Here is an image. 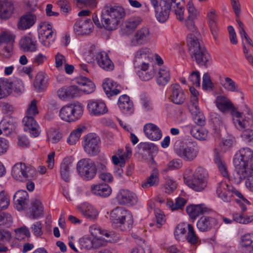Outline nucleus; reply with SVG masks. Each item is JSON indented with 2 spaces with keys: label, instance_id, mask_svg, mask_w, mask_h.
I'll return each instance as SVG.
<instances>
[{
  "label": "nucleus",
  "instance_id": "4",
  "mask_svg": "<svg viewBox=\"0 0 253 253\" xmlns=\"http://www.w3.org/2000/svg\"><path fill=\"white\" fill-rule=\"evenodd\" d=\"M112 224L122 230L129 229L132 227L133 219L130 211L123 207H117L110 213Z\"/></svg>",
  "mask_w": 253,
  "mask_h": 253
},
{
  "label": "nucleus",
  "instance_id": "56",
  "mask_svg": "<svg viewBox=\"0 0 253 253\" xmlns=\"http://www.w3.org/2000/svg\"><path fill=\"white\" fill-rule=\"evenodd\" d=\"M141 22V20L138 17L128 19L125 23V30L126 33H131L140 24Z\"/></svg>",
  "mask_w": 253,
  "mask_h": 253
},
{
  "label": "nucleus",
  "instance_id": "49",
  "mask_svg": "<svg viewBox=\"0 0 253 253\" xmlns=\"http://www.w3.org/2000/svg\"><path fill=\"white\" fill-rule=\"evenodd\" d=\"M188 233L185 236V239L191 245H196L200 242V239L196 234L192 225L187 224Z\"/></svg>",
  "mask_w": 253,
  "mask_h": 253
},
{
  "label": "nucleus",
  "instance_id": "59",
  "mask_svg": "<svg viewBox=\"0 0 253 253\" xmlns=\"http://www.w3.org/2000/svg\"><path fill=\"white\" fill-rule=\"evenodd\" d=\"M182 166V162L179 159H174L170 161L167 166V168L162 170V173L165 174L168 170H174L181 168Z\"/></svg>",
  "mask_w": 253,
  "mask_h": 253
},
{
  "label": "nucleus",
  "instance_id": "21",
  "mask_svg": "<svg viewBox=\"0 0 253 253\" xmlns=\"http://www.w3.org/2000/svg\"><path fill=\"white\" fill-rule=\"evenodd\" d=\"M211 209L204 204L192 205L186 207V211L192 219H195L201 214L209 213Z\"/></svg>",
  "mask_w": 253,
  "mask_h": 253
},
{
  "label": "nucleus",
  "instance_id": "24",
  "mask_svg": "<svg viewBox=\"0 0 253 253\" xmlns=\"http://www.w3.org/2000/svg\"><path fill=\"white\" fill-rule=\"evenodd\" d=\"M171 94L170 96L171 101L176 104H183L186 97V95L178 84L171 85Z\"/></svg>",
  "mask_w": 253,
  "mask_h": 253
},
{
  "label": "nucleus",
  "instance_id": "35",
  "mask_svg": "<svg viewBox=\"0 0 253 253\" xmlns=\"http://www.w3.org/2000/svg\"><path fill=\"white\" fill-rule=\"evenodd\" d=\"M103 87L108 96L116 95L120 93L117 83L110 79L105 80V82L103 84Z\"/></svg>",
  "mask_w": 253,
  "mask_h": 253
},
{
  "label": "nucleus",
  "instance_id": "60",
  "mask_svg": "<svg viewBox=\"0 0 253 253\" xmlns=\"http://www.w3.org/2000/svg\"><path fill=\"white\" fill-rule=\"evenodd\" d=\"M14 41V36L8 32L3 31L0 33V45L13 44Z\"/></svg>",
  "mask_w": 253,
  "mask_h": 253
},
{
  "label": "nucleus",
  "instance_id": "2",
  "mask_svg": "<svg viewBox=\"0 0 253 253\" xmlns=\"http://www.w3.org/2000/svg\"><path fill=\"white\" fill-rule=\"evenodd\" d=\"M187 42L190 56L200 66L207 67L211 64V55L206 48L201 44L197 38L193 34H189Z\"/></svg>",
  "mask_w": 253,
  "mask_h": 253
},
{
  "label": "nucleus",
  "instance_id": "57",
  "mask_svg": "<svg viewBox=\"0 0 253 253\" xmlns=\"http://www.w3.org/2000/svg\"><path fill=\"white\" fill-rule=\"evenodd\" d=\"M187 224L185 223L179 224L175 229L174 236L175 239L178 241H184L185 240V234L187 231Z\"/></svg>",
  "mask_w": 253,
  "mask_h": 253
},
{
  "label": "nucleus",
  "instance_id": "62",
  "mask_svg": "<svg viewBox=\"0 0 253 253\" xmlns=\"http://www.w3.org/2000/svg\"><path fill=\"white\" fill-rule=\"evenodd\" d=\"M90 231L93 238H98L101 241L102 236H105L106 237H109L110 234L106 232L105 231L102 230L99 227L93 225L90 227Z\"/></svg>",
  "mask_w": 253,
  "mask_h": 253
},
{
  "label": "nucleus",
  "instance_id": "41",
  "mask_svg": "<svg viewBox=\"0 0 253 253\" xmlns=\"http://www.w3.org/2000/svg\"><path fill=\"white\" fill-rule=\"evenodd\" d=\"M48 84L47 77L42 72H39L35 77L34 85L36 89L40 92L45 89Z\"/></svg>",
  "mask_w": 253,
  "mask_h": 253
},
{
  "label": "nucleus",
  "instance_id": "13",
  "mask_svg": "<svg viewBox=\"0 0 253 253\" xmlns=\"http://www.w3.org/2000/svg\"><path fill=\"white\" fill-rule=\"evenodd\" d=\"M151 32L147 27H143L138 29L130 40V45L139 46L146 44L150 40Z\"/></svg>",
  "mask_w": 253,
  "mask_h": 253
},
{
  "label": "nucleus",
  "instance_id": "42",
  "mask_svg": "<svg viewBox=\"0 0 253 253\" xmlns=\"http://www.w3.org/2000/svg\"><path fill=\"white\" fill-rule=\"evenodd\" d=\"M77 82L79 84L83 86L81 88V91L86 94L91 93L95 90V86L94 83L86 77H80L78 78Z\"/></svg>",
  "mask_w": 253,
  "mask_h": 253
},
{
  "label": "nucleus",
  "instance_id": "36",
  "mask_svg": "<svg viewBox=\"0 0 253 253\" xmlns=\"http://www.w3.org/2000/svg\"><path fill=\"white\" fill-rule=\"evenodd\" d=\"M43 211V207L41 202L39 200L35 199L31 202L29 217L31 219H36L42 214Z\"/></svg>",
  "mask_w": 253,
  "mask_h": 253
},
{
  "label": "nucleus",
  "instance_id": "44",
  "mask_svg": "<svg viewBox=\"0 0 253 253\" xmlns=\"http://www.w3.org/2000/svg\"><path fill=\"white\" fill-rule=\"evenodd\" d=\"M240 246L245 253H249L253 248V234H246L241 238Z\"/></svg>",
  "mask_w": 253,
  "mask_h": 253
},
{
  "label": "nucleus",
  "instance_id": "40",
  "mask_svg": "<svg viewBox=\"0 0 253 253\" xmlns=\"http://www.w3.org/2000/svg\"><path fill=\"white\" fill-rule=\"evenodd\" d=\"M91 192L97 196L106 197L111 193V189L107 184H97L91 186Z\"/></svg>",
  "mask_w": 253,
  "mask_h": 253
},
{
  "label": "nucleus",
  "instance_id": "64",
  "mask_svg": "<svg viewBox=\"0 0 253 253\" xmlns=\"http://www.w3.org/2000/svg\"><path fill=\"white\" fill-rule=\"evenodd\" d=\"M37 101L33 99L29 105L26 111V116L35 117L39 113L37 107Z\"/></svg>",
  "mask_w": 253,
  "mask_h": 253
},
{
  "label": "nucleus",
  "instance_id": "46",
  "mask_svg": "<svg viewBox=\"0 0 253 253\" xmlns=\"http://www.w3.org/2000/svg\"><path fill=\"white\" fill-rule=\"evenodd\" d=\"M209 20V25L211 29V34L215 40L217 38L218 27L216 24L217 16L214 10H212L207 15Z\"/></svg>",
  "mask_w": 253,
  "mask_h": 253
},
{
  "label": "nucleus",
  "instance_id": "12",
  "mask_svg": "<svg viewBox=\"0 0 253 253\" xmlns=\"http://www.w3.org/2000/svg\"><path fill=\"white\" fill-rule=\"evenodd\" d=\"M151 4L155 11V16L160 23H165L169 18L170 11L171 9L170 4H164L158 0H150Z\"/></svg>",
  "mask_w": 253,
  "mask_h": 253
},
{
  "label": "nucleus",
  "instance_id": "18",
  "mask_svg": "<svg viewBox=\"0 0 253 253\" xmlns=\"http://www.w3.org/2000/svg\"><path fill=\"white\" fill-rule=\"evenodd\" d=\"M13 202L16 209L18 211L26 209L29 203V195L25 190L17 191L13 196Z\"/></svg>",
  "mask_w": 253,
  "mask_h": 253
},
{
  "label": "nucleus",
  "instance_id": "1",
  "mask_svg": "<svg viewBox=\"0 0 253 253\" xmlns=\"http://www.w3.org/2000/svg\"><path fill=\"white\" fill-rule=\"evenodd\" d=\"M253 151L249 147H243L236 152L233 162L235 167L233 174L235 182L239 184L251 174L253 169Z\"/></svg>",
  "mask_w": 253,
  "mask_h": 253
},
{
  "label": "nucleus",
  "instance_id": "30",
  "mask_svg": "<svg viewBox=\"0 0 253 253\" xmlns=\"http://www.w3.org/2000/svg\"><path fill=\"white\" fill-rule=\"evenodd\" d=\"M104 9L108 10V13L114 17L113 23H115L116 21L120 22V20L126 15L125 9L120 5L105 6Z\"/></svg>",
  "mask_w": 253,
  "mask_h": 253
},
{
  "label": "nucleus",
  "instance_id": "53",
  "mask_svg": "<svg viewBox=\"0 0 253 253\" xmlns=\"http://www.w3.org/2000/svg\"><path fill=\"white\" fill-rule=\"evenodd\" d=\"M17 124L15 122L12 121H2L0 124V127L1 128L3 133L6 135H9L12 132L15 130Z\"/></svg>",
  "mask_w": 253,
  "mask_h": 253
},
{
  "label": "nucleus",
  "instance_id": "52",
  "mask_svg": "<svg viewBox=\"0 0 253 253\" xmlns=\"http://www.w3.org/2000/svg\"><path fill=\"white\" fill-rule=\"evenodd\" d=\"M59 116L62 120L68 122L76 121L74 115L71 113L69 103L61 108L59 112Z\"/></svg>",
  "mask_w": 253,
  "mask_h": 253
},
{
  "label": "nucleus",
  "instance_id": "16",
  "mask_svg": "<svg viewBox=\"0 0 253 253\" xmlns=\"http://www.w3.org/2000/svg\"><path fill=\"white\" fill-rule=\"evenodd\" d=\"M39 38L42 44L49 47L54 40L55 34L52 30L50 24H46L41 27L39 30Z\"/></svg>",
  "mask_w": 253,
  "mask_h": 253
},
{
  "label": "nucleus",
  "instance_id": "26",
  "mask_svg": "<svg viewBox=\"0 0 253 253\" xmlns=\"http://www.w3.org/2000/svg\"><path fill=\"white\" fill-rule=\"evenodd\" d=\"M151 54L150 49L147 47H143L138 49L135 53L134 58V67H138L142 64V63H147L146 61L149 60Z\"/></svg>",
  "mask_w": 253,
  "mask_h": 253
},
{
  "label": "nucleus",
  "instance_id": "63",
  "mask_svg": "<svg viewBox=\"0 0 253 253\" xmlns=\"http://www.w3.org/2000/svg\"><path fill=\"white\" fill-rule=\"evenodd\" d=\"M15 238L18 240L24 239L25 237H30V232L29 229L26 226L15 229Z\"/></svg>",
  "mask_w": 253,
  "mask_h": 253
},
{
  "label": "nucleus",
  "instance_id": "61",
  "mask_svg": "<svg viewBox=\"0 0 253 253\" xmlns=\"http://www.w3.org/2000/svg\"><path fill=\"white\" fill-rule=\"evenodd\" d=\"M12 223V218L7 212H0V227H8Z\"/></svg>",
  "mask_w": 253,
  "mask_h": 253
},
{
  "label": "nucleus",
  "instance_id": "58",
  "mask_svg": "<svg viewBox=\"0 0 253 253\" xmlns=\"http://www.w3.org/2000/svg\"><path fill=\"white\" fill-rule=\"evenodd\" d=\"M236 21L239 26V33L242 39H244L246 43L253 47V42L251 39L249 37L244 29V25L243 23L239 18H237Z\"/></svg>",
  "mask_w": 253,
  "mask_h": 253
},
{
  "label": "nucleus",
  "instance_id": "43",
  "mask_svg": "<svg viewBox=\"0 0 253 253\" xmlns=\"http://www.w3.org/2000/svg\"><path fill=\"white\" fill-rule=\"evenodd\" d=\"M215 103L218 109L223 112L232 110L233 108V105L230 100L224 96H217Z\"/></svg>",
  "mask_w": 253,
  "mask_h": 253
},
{
  "label": "nucleus",
  "instance_id": "15",
  "mask_svg": "<svg viewBox=\"0 0 253 253\" xmlns=\"http://www.w3.org/2000/svg\"><path fill=\"white\" fill-rule=\"evenodd\" d=\"M87 108L89 114L94 116L103 115L108 112L106 104L100 100L91 99L88 100Z\"/></svg>",
  "mask_w": 253,
  "mask_h": 253
},
{
  "label": "nucleus",
  "instance_id": "32",
  "mask_svg": "<svg viewBox=\"0 0 253 253\" xmlns=\"http://www.w3.org/2000/svg\"><path fill=\"white\" fill-rule=\"evenodd\" d=\"M82 246L87 250L96 249L103 245L102 241L92 237H84L80 240Z\"/></svg>",
  "mask_w": 253,
  "mask_h": 253
},
{
  "label": "nucleus",
  "instance_id": "27",
  "mask_svg": "<svg viewBox=\"0 0 253 253\" xmlns=\"http://www.w3.org/2000/svg\"><path fill=\"white\" fill-rule=\"evenodd\" d=\"M118 104L123 113L126 115L133 113L134 111L133 102L130 100L129 97L127 95L124 94L120 96Z\"/></svg>",
  "mask_w": 253,
  "mask_h": 253
},
{
  "label": "nucleus",
  "instance_id": "33",
  "mask_svg": "<svg viewBox=\"0 0 253 253\" xmlns=\"http://www.w3.org/2000/svg\"><path fill=\"white\" fill-rule=\"evenodd\" d=\"M13 84L9 79L0 78V99L8 96L12 92Z\"/></svg>",
  "mask_w": 253,
  "mask_h": 253
},
{
  "label": "nucleus",
  "instance_id": "11",
  "mask_svg": "<svg viewBox=\"0 0 253 253\" xmlns=\"http://www.w3.org/2000/svg\"><path fill=\"white\" fill-rule=\"evenodd\" d=\"M100 143L99 137L95 133H90L84 137L83 146L85 152L89 156H95L100 152Z\"/></svg>",
  "mask_w": 253,
  "mask_h": 253
},
{
  "label": "nucleus",
  "instance_id": "54",
  "mask_svg": "<svg viewBox=\"0 0 253 253\" xmlns=\"http://www.w3.org/2000/svg\"><path fill=\"white\" fill-rule=\"evenodd\" d=\"M241 211L242 210L241 209ZM245 211H242L241 213L235 212L233 213V220L236 222L241 224H248L253 220V215H245L243 212Z\"/></svg>",
  "mask_w": 253,
  "mask_h": 253
},
{
  "label": "nucleus",
  "instance_id": "9",
  "mask_svg": "<svg viewBox=\"0 0 253 253\" xmlns=\"http://www.w3.org/2000/svg\"><path fill=\"white\" fill-rule=\"evenodd\" d=\"M243 114L244 117L242 113L236 110L232 111L234 124L238 129L242 130L250 128L253 125V115L250 109L246 107Z\"/></svg>",
  "mask_w": 253,
  "mask_h": 253
},
{
  "label": "nucleus",
  "instance_id": "39",
  "mask_svg": "<svg viewBox=\"0 0 253 253\" xmlns=\"http://www.w3.org/2000/svg\"><path fill=\"white\" fill-rule=\"evenodd\" d=\"M157 84L160 86L166 85L170 79L169 70L167 68H160L156 75Z\"/></svg>",
  "mask_w": 253,
  "mask_h": 253
},
{
  "label": "nucleus",
  "instance_id": "28",
  "mask_svg": "<svg viewBox=\"0 0 253 253\" xmlns=\"http://www.w3.org/2000/svg\"><path fill=\"white\" fill-rule=\"evenodd\" d=\"M14 6L10 0H0V17L3 19H9L14 12Z\"/></svg>",
  "mask_w": 253,
  "mask_h": 253
},
{
  "label": "nucleus",
  "instance_id": "29",
  "mask_svg": "<svg viewBox=\"0 0 253 253\" xmlns=\"http://www.w3.org/2000/svg\"><path fill=\"white\" fill-rule=\"evenodd\" d=\"M108 12V10L103 9L101 15V24L102 26L107 30L113 31L117 28L119 22L116 21L115 23H113L114 17L110 15Z\"/></svg>",
  "mask_w": 253,
  "mask_h": 253
},
{
  "label": "nucleus",
  "instance_id": "25",
  "mask_svg": "<svg viewBox=\"0 0 253 253\" xmlns=\"http://www.w3.org/2000/svg\"><path fill=\"white\" fill-rule=\"evenodd\" d=\"M24 130L29 131L32 136L37 137L40 134L39 126L34 117L25 116L23 119Z\"/></svg>",
  "mask_w": 253,
  "mask_h": 253
},
{
  "label": "nucleus",
  "instance_id": "37",
  "mask_svg": "<svg viewBox=\"0 0 253 253\" xmlns=\"http://www.w3.org/2000/svg\"><path fill=\"white\" fill-rule=\"evenodd\" d=\"M72 162L69 158H65L60 165V172L61 177L64 181L70 180Z\"/></svg>",
  "mask_w": 253,
  "mask_h": 253
},
{
  "label": "nucleus",
  "instance_id": "38",
  "mask_svg": "<svg viewBox=\"0 0 253 253\" xmlns=\"http://www.w3.org/2000/svg\"><path fill=\"white\" fill-rule=\"evenodd\" d=\"M159 183V172L157 169L152 170L150 176L146 180L142 182L141 186L143 188L146 189L152 186H156Z\"/></svg>",
  "mask_w": 253,
  "mask_h": 253
},
{
  "label": "nucleus",
  "instance_id": "23",
  "mask_svg": "<svg viewBox=\"0 0 253 253\" xmlns=\"http://www.w3.org/2000/svg\"><path fill=\"white\" fill-rule=\"evenodd\" d=\"M136 74L140 80L143 81H148L154 76L155 71L154 69H149L148 63H142L141 65L134 67Z\"/></svg>",
  "mask_w": 253,
  "mask_h": 253
},
{
  "label": "nucleus",
  "instance_id": "31",
  "mask_svg": "<svg viewBox=\"0 0 253 253\" xmlns=\"http://www.w3.org/2000/svg\"><path fill=\"white\" fill-rule=\"evenodd\" d=\"M77 209L85 217L88 219H94L98 215L97 210L87 203H84L78 206Z\"/></svg>",
  "mask_w": 253,
  "mask_h": 253
},
{
  "label": "nucleus",
  "instance_id": "19",
  "mask_svg": "<svg viewBox=\"0 0 253 253\" xmlns=\"http://www.w3.org/2000/svg\"><path fill=\"white\" fill-rule=\"evenodd\" d=\"M94 56L97 64L101 68L106 71H111L114 69V65L106 52H98Z\"/></svg>",
  "mask_w": 253,
  "mask_h": 253
},
{
  "label": "nucleus",
  "instance_id": "3",
  "mask_svg": "<svg viewBox=\"0 0 253 253\" xmlns=\"http://www.w3.org/2000/svg\"><path fill=\"white\" fill-rule=\"evenodd\" d=\"M216 194L219 198L227 203L231 201L234 195L237 196L238 199L236 200V202L239 204L243 211L247 210V205H250V202L239 191L225 182H221L218 184Z\"/></svg>",
  "mask_w": 253,
  "mask_h": 253
},
{
  "label": "nucleus",
  "instance_id": "51",
  "mask_svg": "<svg viewBox=\"0 0 253 253\" xmlns=\"http://www.w3.org/2000/svg\"><path fill=\"white\" fill-rule=\"evenodd\" d=\"M171 7V10L174 12L177 19L181 21L184 19V8L182 4L181 3L179 0H176L170 4Z\"/></svg>",
  "mask_w": 253,
  "mask_h": 253
},
{
  "label": "nucleus",
  "instance_id": "10",
  "mask_svg": "<svg viewBox=\"0 0 253 253\" xmlns=\"http://www.w3.org/2000/svg\"><path fill=\"white\" fill-rule=\"evenodd\" d=\"M208 177L207 170L203 168L199 167L195 171L188 185L194 190L201 191L207 186Z\"/></svg>",
  "mask_w": 253,
  "mask_h": 253
},
{
  "label": "nucleus",
  "instance_id": "5",
  "mask_svg": "<svg viewBox=\"0 0 253 253\" xmlns=\"http://www.w3.org/2000/svg\"><path fill=\"white\" fill-rule=\"evenodd\" d=\"M77 171L84 180L89 181L95 177L97 169L95 163L92 160L84 158L78 162Z\"/></svg>",
  "mask_w": 253,
  "mask_h": 253
},
{
  "label": "nucleus",
  "instance_id": "14",
  "mask_svg": "<svg viewBox=\"0 0 253 253\" xmlns=\"http://www.w3.org/2000/svg\"><path fill=\"white\" fill-rule=\"evenodd\" d=\"M116 200L120 205L131 206L137 202L136 194L133 192L126 189H121L118 192Z\"/></svg>",
  "mask_w": 253,
  "mask_h": 253
},
{
  "label": "nucleus",
  "instance_id": "20",
  "mask_svg": "<svg viewBox=\"0 0 253 253\" xmlns=\"http://www.w3.org/2000/svg\"><path fill=\"white\" fill-rule=\"evenodd\" d=\"M93 25L90 19L77 21L74 26V30L78 35H87L92 32Z\"/></svg>",
  "mask_w": 253,
  "mask_h": 253
},
{
  "label": "nucleus",
  "instance_id": "17",
  "mask_svg": "<svg viewBox=\"0 0 253 253\" xmlns=\"http://www.w3.org/2000/svg\"><path fill=\"white\" fill-rule=\"evenodd\" d=\"M218 221L215 218L210 216H202L197 222L198 230L203 232H209L215 228Z\"/></svg>",
  "mask_w": 253,
  "mask_h": 253
},
{
  "label": "nucleus",
  "instance_id": "47",
  "mask_svg": "<svg viewBox=\"0 0 253 253\" xmlns=\"http://www.w3.org/2000/svg\"><path fill=\"white\" fill-rule=\"evenodd\" d=\"M190 133L194 138L199 140H206L209 138L208 131L204 127H192L191 129Z\"/></svg>",
  "mask_w": 253,
  "mask_h": 253
},
{
  "label": "nucleus",
  "instance_id": "48",
  "mask_svg": "<svg viewBox=\"0 0 253 253\" xmlns=\"http://www.w3.org/2000/svg\"><path fill=\"white\" fill-rule=\"evenodd\" d=\"M86 129L84 126H80L74 129L68 137L67 141L70 145L75 144L79 140L82 133Z\"/></svg>",
  "mask_w": 253,
  "mask_h": 253
},
{
  "label": "nucleus",
  "instance_id": "55",
  "mask_svg": "<svg viewBox=\"0 0 253 253\" xmlns=\"http://www.w3.org/2000/svg\"><path fill=\"white\" fill-rule=\"evenodd\" d=\"M214 162L222 176L225 177H227L228 176V173L226 165L223 160L221 155L218 153L215 154Z\"/></svg>",
  "mask_w": 253,
  "mask_h": 253
},
{
  "label": "nucleus",
  "instance_id": "45",
  "mask_svg": "<svg viewBox=\"0 0 253 253\" xmlns=\"http://www.w3.org/2000/svg\"><path fill=\"white\" fill-rule=\"evenodd\" d=\"M220 83L223 88L229 91L234 92H241L239 85L231 78L225 77L223 80H220Z\"/></svg>",
  "mask_w": 253,
  "mask_h": 253
},
{
  "label": "nucleus",
  "instance_id": "8",
  "mask_svg": "<svg viewBox=\"0 0 253 253\" xmlns=\"http://www.w3.org/2000/svg\"><path fill=\"white\" fill-rule=\"evenodd\" d=\"M37 4V0H27V8L32 11L26 12L20 17L17 24V27L19 30H27L35 24L37 16L33 12L36 9Z\"/></svg>",
  "mask_w": 253,
  "mask_h": 253
},
{
  "label": "nucleus",
  "instance_id": "7",
  "mask_svg": "<svg viewBox=\"0 0 253 253\" xmlns=\"http://www.w3.org/2000/svg\"><path fill=\"white\" fill-rule=\"evenodd\" d=\"M174 151L180 158L186 161L191 162L198 156L199 150L198 147L194 144H184L177 141L174 146Z\"/></svg>",
  "mask_w": 253,
  "mask_h": 253
},
{
  "label": "nucleus",
  "instance_id": "6",
  "mask_svg": "<svg viewBox=\"0 0 253 253\" xmlns=\"http://www.w3.org/2000/svg\"><path fill=\"white\" fill-rule=\"evenodd\" d=\"M11 174L16 180L23 182L35 178L37 171L34 168L27 166L25 164L20 163L16 164L13 167Z\"/></svg>",
  "mask_w": 253,
  "mask_h": 253
},
{
  "label": "nucleus",
  "instance_id": "34",
  "mask_svg": "<svg viewBox=\"0 0 253 253\" xmlns=\"http://www.w3.org/2000/svg\"><path fill=\"white\" fill-rule=\"evenodd\" d=\"M19 44L21 48L25 52H33L37 49L36 41L30 37H24L22 38Z\"/></svg>",
  "mask_w": 253,
  "mask_h": 253
},
{
  "label": "nucleus",
  "instance_id": "22",
  "mask_svg": "<svg viewBox=\"0 0 253 253\" xmlns=\"http://www.w3.org/2000/svg\"><path fill=\"white\" fill-rule=\"evenodd\" d=\"M143 130L146 136L151 140L157 141L162 137V133L161 129L154 124H146L144 126Z\"/></svg>",
  "mask_w": 253,
  "mask_h": 253
},
{
  "label": "nucleus",
  "instance_id": "50",
  "mask_svg": "<svg viewBox=\"0 0 253 253\" xmlns=\"http://www.w3.org/2000/svg\"><path fill=\"white\" fill-rule=\"evenodd\" d=\"M71 113L74 115L75 121L79 120L83 115L84 107L78 102L69 103Z\"/></svg>",
  "mask_w": 253,
  "mask_h": 253
}]
</instances>
